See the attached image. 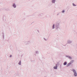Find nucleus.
Listing matches in <instances>:
<instances>
[{"label": "nucleus", "mask_w": 77, "mask_h": 77, "mask_svg": "<svg viewBox=\"0 0 77 77\" xmlns=\"http://www.w3.org/2000/svg\"><path fill=\"white\" fill-rule=\"evenodd\" d=\"M73 71L74 73V75L75 76H77V73H76V72H75V70L74 69H73Z\"/></svg>", "instance_id": "obj_1"}, {"label": "nucleus", "mask_w": 77, "mask_h": 77, "mask_svg": "<svg viewBox=\"0 0 77 77\" xmlns=\"http://www.w3.org/2000/svg\"><path fill=\"white\" fill-rule=\"evenodd\" d=\"M57 65H56V66L54 67V69H57Z\"/></svg>", "instance_id": "obj_2"}, {"label": "nucleus", "mask_w": 77, "mask_h": 77, "mask_svg": "<svg viewBox=\"0 0 77 77\" xmlns=\"http://www.w3.org/2000/svg\"><path fill=\"white\" fill-rule=\"evenodd\" d=\"M71 64V63H69L66 66H69Z\"/></svg>", "instance_id": "obj_3"}, {"label": "nucleus", "mask_w": 77, "mask_h": 77, "mask_svg": "<svg viewBox=\"0 0 77 77\" xmlns=\"http://www.w3.org/2000/svg\"><path fill=\"white\" fill-rule=\"evenodd\" d=\"M67 63H66V62H65L64 63V65H66Z\"/></svg>", "instance_id": "obj_4"}, {"label": "nucleus", "mask_w": 77, "mask_h": 77, "mask_svg": "<svg viewBox=\"0 0 77 77\" xmlns=\"http://www.w3.org/2000/svg\"><path fill=\"white\" fill-rule=\"evenodd\" d=\"M73 62H74L73 60L71 61H70V63H71H71H73Z\"/></svg>", "instance_id": "obj_5"}, {"label": "nucleus", "mask_w": 77, "mask_h": 77, "mask_svg": "<svg viewBox=\"0 0 77 77\" xmlns=\"http://www.w3.org/2000/svg\"><path fill=\"white\" fill-rule=\"evenodd\" d=\"M13 6H14V8H16V5H15V4H13Z\"/></svg>", "instance_id": "obj_6"}, {"label": "nucleus", "mask_w": 77, "mask_h": 77, "mask_svg": "<svg viewBox=\"0 0 77 77\" xmlns=\"http://www.w3.org/2000/svg\"><path fill=\"white\" fill-rule=\"evenodd\" d=\"M52 3H55V0H52Z\"/></svg>", "instance_id": "obj_7"}, {"label": "nucleus", "mask_w": 77, "mask_h": 77, "mask_svg": "<svg viewBox=\"0 0 77 77\" xmlns=\"http://www.w3.org/2000/svg\"><path fill=\"white\" fill-rule=\"evenodd\" d=\"M68 57H69V58L70 59H72V58H71V57L68 56Z\"/></svg>", "instance_id": "obj_8"}, {"label": "nucleus", "mask_w": 77, "mask_h": 77, "mask_svg": "<svg viewBox=\"0 0 77 77\" xmlns=\"http://www.w3.org/2000/svg\"><path fill=\"white\" fill-rule=\"evenodd\" d=\"M53 29H54V24L53 25Z\"/></svg>", "instance_id": "obj_9"}, {"label": "nucleus", "mask_w": 77, "mask_h": 77, "mask_svg": "<svg viewBox=\"0 0 77 77\" xmlns=\"http://www.w3.org/2000/svg\"><path fill=\"white\" fill-rule=\"evenodd\" d=\"M19 65H21V61H20L19 63Z\"/></svg>", "instance_id": "obj_10"}, {"label": "nucleus", "mask_w": 77, "mask_h": 77, "mask_svg": "<svg viewBox=\"0 0 77 77\" xmlns=\"http://www.w3.org/2000/svg\"><path fill=\"white\" fill-rule=\"evenodd\" d=\"M73 6H75V5L74 4H73Z\"/></svg>", "instance_id": "obj_11"}, {"label": "nucleus", "mask_w": 77, "mask_h": 77, "mask_svg": "<svg viewBox=\"0 0 77 77\" xmlns=\"http://www.w3.org/2000/svg\"><path fill=\"white\" fill-rule=\"evenodd\" d=\"M62 12H65V11H64V10H63Z\"/></svg>", "instance_id": "obj_12"}, {"label": "nucleus", "mask_w": 77, "mask_h": 77, "mask_svg": "<svg viewBox=\"0 0 77 77\" xmlns=\"http://www.w3.org/2000/svg\"><path fill=\"white\" fill-rule=\"evenodd\" d=\"M12 57V55H11L10 56V57Z\"/></svg>", "instance_id": "obj_13"}]
</instances>
